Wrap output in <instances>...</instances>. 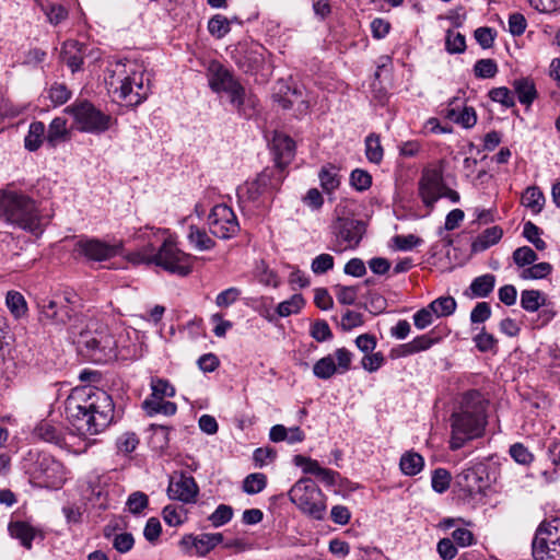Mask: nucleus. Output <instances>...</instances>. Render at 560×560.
<instances>
[{
  "label": "nucleus",
  "mask_w": 560,
  "mask_h": 560,
  "mask_svg": "<svg viewBox=\"0 0 560 560\" xmlns=\"http://www.w3.org/2000/svg\"><path fill=\"white\" fill-rule=\"evenodd\" d=\"M68 411L73 427L81 434H98L114 419L112 397L98 388L78 390L68 402Z\"/></svg>",
  "instance_id": "obj_1"
},
{
  "label": "nucleus",
  "mask_w": 560,
  "mask_h": 560,
  "mask_svg": "<svg viewBox=\"0 0 560 560\" xmlns=\"http://www.w3.org/2000/svg\"><path fill=\"white\" fill-rule=\"evenodd\" d=\"M257 277L259 281L266 285H271L277 288L279 285V279L277 273L269 269L268 266L261 261L259 265H257Z\"/></svg>",
  "instance_id": "obj_63"
},
{
  "label": "nucleus",
  "mask_w": 560,
  "mask_h": 560,
  "mask_svg": "<svg viewBox=\"0 0 560 560\" xmlns=\"http://www.w3.org/2000/svg\"><path fill=\"white\" fill-rule=\"evenodd\" d=\"M209 88L214 93L228 95L231 105L242 113L245 103L246 91L234 74L217 60H212L207 68Z\"/></svg>",
  "instance_id": "obj_7"
},
{
  "label": "nucleus",
  "mask_w": 560,
  "mask_h": 560,
  "mask_svg": "<svg viewBox=\"0 0 560 560\" xmlns=\"http://www.w3.org/2000/svg\"><path fill=\"white\" fill-rule=\"evenodd\" d=\"M489 97L493 102L500 103L506 108H511L515 105V100L512 92L505 86L494 88L490 90Z\"/></svg>",
  "instance_id": "obj_56"
},
{
  "label": "nucleus",
  "mask_w": 560,
  "mask_h": 560,
  "mask_svg": "<svg viewBox=\"0 0 560 560\" xmlns=\"http://www.w3.org/2000/svg\"><path fill=\"white\" fill-rule=\"evenodd\" d=\"M487 400L478 390H470L463 396L458 410L451 417L450 447L453 451L483 434L487 425Z\"/></svg>",
  "instance_id": "obj_3"
},
{
  "label": "nucleus",
  "mask_w": 560,
  "mask_h": 560,
  "mask_svg": "<svg viewBox=\"0 0 560 560\" xmlns=\"http://www.w3.org/2000/svg\"><path fill=\"white\" fill-rule=\"evenodd\" d=\"M48 97L55 106H60L70 100L71 91L65 83L55 82L48 90Z\"/></svg>",
  "instance_id": "obj_48"
},
{
  "label": "nucleus",
  "mask_w": 560,
  "mask_h": 560,
  "mask_svg": "<svg viewBox=\"0 0 560 560\" xmlns=\"http://www.w3.org/2000/svg\"><path fill=\"white\" fill-rule=\"evenodd\" d=\"M432 488L438 493L445 492L451 483V474L444 468H438L432 474Z\"/></svg>",
  "instance_id": "obj_57"
},
{
  "label": "nucleus",
  "mask_w": 560,
  "mask_h": 560,
  "mask_svg": "<svg viewBox=\"0 0 560 560\" xmlns=\"http://www.w3.org/2000/svg\"><path fill=\"white\" fill-rule=\"evenodd\" d=\"M443 183L441 174L435 170L423 172L419 182V195L423 203L432 208L443 195Z\"/></svg>",
  "instance_id": "obj_19"
},
{
  "label": "nucleus",
  "mask_w": 560,
  "mask_h": 560,
  "mask_svg": "<svg viewBox=\"0 0 560 560\" xmlns=\"http://www.w3.org/2000/svg\"><path fill=\"white\" fill-rule=\"evenodd\" d=\"M290 501L307 516L323 520L326 514V498L311 478L299 479L289 491Z\"/></svg>",
  "instance_id": "obj_8"
},
{
  "label": "nucleus",
  "mask_w": 560,
  "mask_h": 560,
  "mask_svg": "<svg viewBox=\"0 0 560 560\" xmlns=\"http://www.w3.org/2000/svg\"><path fill=\"white\" fill-rule=\"evenodd\" d=\"M187 238L189 244L199 252L210 250L215 246V242L208 235V233L196 225L189 226Z\"/></svg>",
  "instance_id": "obj_29"
},
{
  "label": "nucleus",
  "mask_w": 560,
  "mask_h": 560,
  "mask_svg": "<svg viewBox=\"0 0 560 560\" xmlns=\"http://www.w3.org/2000/svg\"><path fill=\"white\" fill-rule=\"evenodd\" d=\"M5 304L12 316L20 319L26 316L28 307L25 298L19 291H8L5 295Z\"/></svg>",
  "instance_id": "obj_33"
},
{
  "label": "nucleus",
  "mask_w": 560,
  "mask_h": 560,
  "mask_svg": "<svg viewBox=\"0 0 560 560\" xmlns=\"http://www.w3.org/2000/svg\"><path fill=\"white\" fill-rule=\"evenodd\" d=\"M208 225L212 235L222 240H229L240 231V223L234 211L223 203L212 208L208 215Z\"/></svg>",
  "instance_id": "obj_12"
},
{
  "label": "nucleus",
  "mask_w": 560,
  "mask_h": 560,
  "mask_svg": "<svg viewBox=\"0 0 560 560\" xmlns=\"http://www.w3.org/2000/svg\"><path fill=\"white\" fill-rule=\"evenodd\" d=\"M168 236V230L166 229H156L154 226L145 225L143 228L136 229L131 237L135 241L147 242L149 244H153V240H162Z\"/></svg>",
  "instance_id": "obj_37"
},
{
  "label": "nucleus",
  "mask_w": 560,
  "mask_h": 560,
  "mask_svg": "<svg viewBox=\"0 0 560 560\" xmlns=\"http://www.w3.org/2000/svg\"><path fill=\"white\" fill-rule=\"evenodd\" d=\"M511 457L521 465H529L534 460V455L522 443H515L510 447Z\"/></svg>",
  "instance_id": "obj_59"
},
{
  "label": "nucleus",
  "mask_w": 560,
  "mask_h": 560,
  "mask_svg": "<svg viewBox=\"0 0 560 560\" xmlns=\"http://www.w3.org/2000/svg\"><path fill=\"white\" fill-rule=\"evenodd\" d=\"M423 466V457L416 452H406L400 457L399 467L406 476H416L422 470Z\"/></svg>",
  "instance_id": "obj_32"
},
{
  "label": "nucleus",
  "mask_w": 560,
  "mask_h": 560,
  "mask_svg": "<svg viewBox=\"0 0 560 560\" xmlns=\"http://www.w3.org/2000/svg\"><path fill=\"white\" fill-rule=\"evenodd\" d=\"M192 540V546L196 549V553L200 557H205L212 549H214L223 540V535L220 533L214 534H201L196 537H188Z\"/></svg>",
  "instance_id": "obj_25"
},
{
  "label": "nucleus",
  "mask_w": 560,
  "mask_h": 560,
  "mask_svg": "<svg viewBox=\"0 0 560 560\" xmlns=\"http://www.w3.org/2000/svg\"><path fill=\"white\" fill-rule=\"evenodd\" d=\"M74 119L75 127L81 132L100 135L112 126L114 119L88 101H77L63 110Z\"/></svg>",
  "instance_id": "obj_9"
},
{
  "label": "nucleus",
  "mask_w": 560,
  "mask_h": 560,
  "mask_svg": "<svg viewBox=\"0 0 560 560\" xmlns=\"http://www.w3.org/2000/svg\"><path fill=\"white\" fill-rule=\"evenodd\" d=\"M552 271V266L549 262L534 264L528 268L523 269L521 278L524 280L544 279Z\"/></svg>",
  "instance_id": "obj_47"
},
{
  "label": "nucleus",
  "mask_w": 560,
  "mask_h": 560,
  "mask_svg": "<svg viewBox=\"0 0 560 560\" xmlns=\"http://www.w3.org/2000/svg\"><path fill=\"white\" fill-rule=\"evenodd\" d=\"M280 185V177L275 178L273 171H262L255 180L247 185V195L252 201L261 197H270L272 190Z\"/></svg>",
  "instance_id": "obj_20"
},
{
  "label": "nucleus",
  "mask_w": 560,
  "mask_h": 560,
  "mask_svg": "<svg viewBox=\"0 0 560 560\" xmlns=\"http://www.w3.org/2000/svg\"><path fill=\"white\" fill-rule=\"evenodd\" d=\"M495 277L491 273L479 276L472 280L469 290L475 298H487L494 289Z\"/></svg>",
  "instance_id": "obj_35"
},
{
  "label": "nucleus",
  "mask_w": 560,
  "mask_h": 560,
  "mask_svg": "<svg viewBox=\"0 0 560 560\" xmlns=\"http://www.w3.org/2000/svg\"><path fill=\"white\" fill-rule=\"evenodd\" d=\"M352 353L346 348H338L313 365V373L319 380H329L335 374H343L351 369Z\"/></svg>",
  "instance_id": "obj_13"
},
{
  "label": "nucleus",
  "mask_w": 560,
  "mask_h": 560,
  "mask_svg": "<svg viewBox=\"0 0 560 560\" xmlns=\"http://www.w3.org/2000/svg\"><path fill=\"white\" fill-rule=\"evenodd\" d=\"M22 468L31 480L45 488H59L66 481V468L50 454L31 450L22 460Z\"/></svg>",
  "instance_id": "obj_6"
},
{
  "label": "nucleus",
  "mask_w": 560,
  "mask_h": 560,
  "mask_svg": "<svg viewBox=\"0 0 560 560\" xmlns=\"http://www.w3.org/2000/svg\"><path fill=\"white\" fill-rule=\"evenodd\" d=\"M108 91L126 105L137 106L150 94L149 79L143 67L133 61H117L108 69Z\"/></svg>",
  "instance_id": "obj_4"
},
{
  "label": "nucleus",
  "mask_w": 560,
  "mask_h": 560,
  "mask_svg": "<svg viewBox=\"0 0 560 560\" xmlns=\"http://www.w3.org/2000/svg\"><path fill=\"white\" fill-rule=\"evenodd\" d=\"M122 244H108L97 238L80 240L75 244V252L88 260L104 261L120 254Z\"/></svg>",
  "instance_id": "obj_14"
},
{
  "label": "nucleus",
  "mask_w": 560,
  "mask_h": 560,
  "mask_svg": "<svg viewBox=\"0 0 560 560\" xmlns=\"http://www.w3.org/2000/svg\"><path fill=\"white\" fill-rule=\"evenodd\" d=\"M334 257L329 254H320L316 256L311 265V269L315 275L325 273L334 268Z\"/></svg>",
  "instance_id": "obj_61"
},
{
  "label": "nucleus",
  "mask_w": 560,
  "mask_h": 560,
  "mask_svg": "<svg viewBox=\"0 0 560 560\" xmlns=\"http://www.w3.org/2000/svg\"><path fill=\"white\" fill-rule=\"evenodd\" d=\"M39 320L44 324L63 326L73 317V310L56 299H44L38 303Z\"/></svg>",
  "instance_id": "obj_15"
},
{
  "label": "nucleus",
  "mask_w": 560,
  "mask_h": 560,
  "mask_svg": "<svg viewBox=\"0 0 560 560\" xmlns=\"http://www.w3.org/2000/svg\"><path fill=\"white\" fill-rule=\"evenodd\" d=\"M474 72L477 78H493L498 72L497 62L493 59H479L474 66Z\"/></svg>",
  "instance_id": "obj_52"
},
{
  "label": "nucleus",
  "mask_w": 560,
  "mask_h": 560,
  "mask_svg": "<svg viewBox=\"0 0 560 560\" xmlns=\"http://www.w3.org/2000/svg\"><path fill=\"white\" fill-rule=\"evenodd\" d=\"M534 560H560V518L541 523L532 544Z\"/></svg>",
  "instance_id": "obj_10"
},
{
  "label": "nucleus",
  "mask_w": 560,
  "mask_h": 560,
  "mask_svg": "<svg viewBox=\"0 0 560 560\" xmlns=\"http://www.w3.org/2000/svg\"><path fill=\"white\" fill-rule=\"evenodd\" d=\"M544 302L545 298L538 290H524L521 294V305L527 312H536Z\"/></svg>",
  "instance_id": "obj_43"
},
{
  "label": "nucleus",
  "mask_w": 560,
  "mask_h": 560,
  "mask_svg": "<svg viewBox=\"0 0 560 560\" xmlns=\"http://www.w3.org/2000/svg\"><path fill=\"white\" fill-rule=\"evenodd\" d=\"M233 516V510L231 506L220 504L215 511L209 516V521L212 526L220 527L231 521Z\"/></svg>",
  "instance_id": "obj_60"
},
{
  "label": "nucleus",
  "mask_w": 560,
  "mask_h": 560,
  "mask_svg": "<svg viewBox=\"0 0 560 560\" xmlns=\"http://www.w3.org/2000/svg\"><path fill=\"white\" fill-rule=\"evenodd\" d=\"M46 127L42 121H34L30 125L28 132L24 139L25 148L28 151H36L46 141Z\"/></svg>",
  "instance_id": "obj_34"
},
{
  "label": "nucleus",
  "mask_w": 560,
  "mask_h": 560,
  "mask_svg": "<svg viewBox=\"0 0 560 560\" xmlns=\"http://www.w3.org/2000/svg\"><path fill=\"white\" fill-rule=\"evenodd\" d=\"M350 183L358 191H364L371 187L372 177L366 171L355 168L350 174Z\"/></svg>",
  "instance_id": "obj_55"
},
{
  "label": "nucleus",
  "mask_w": 560,
  "mask_h": 560,
  "mask_svg": "<svg viewBox=\"0 0 560 560\" xmlns=\"http://www.w3.org/2000/svg\"><path fill=\"white\" fill-rule=\"evenodd\" d=\"M540 233L541 230L533 222L528 221L524 224L523 236L530 242L536 249L544 250L547 247V244L542 238H540Z\"/></svg>",
  "instance_id": "obj_50"
},
{
  "label": "nucleus",
  "mask_w": 560,
  "mask_h": 560,
  "mask_svg": "<svg viewBox=\"0 0 560 560\" xmlns=\"http://www.w3.org/2000/svg\"><path fill=\"white\" fill-rule=\"evenodd\" d=\"M267 486V477L261 472L249 474L243 481V490L247 494L261 492Z\"/></svg>",
  "instance_id": "obj_44"
},
{
  "label": "nucleus",
  "mask_w": 560,
  "mask_h": 560,
  "mask_svg": "<svg viewBox=\"0 0 560 560\" xmlns=\"http://www.w3.org/2000/svg\"><path fill=\"white\" fill-rule=\"evenodd\" d=\"M0 219L35 235L42 234L44 230L43 218L35 200L20 191H0Z\"/></svg>",
  "instance_id": "obj_5"
},
{
  "label": "nucleus",
  "mask_w": 560,
  "mask_h": 560,
  "mask_svg": "<svg viewBox=\"0 0 560 560\" xmlns=\"http://www.w3.org/2000/svg\"><path fill=\"white\" fill-rule=\"evenodd\" d=\"M320 186L327 192L330 194L338 188L340 179L337 171L332 165L323 166L318 174Z\"/></svg>",
  "instance_id": "obj_40"
},
{
  "label": "nucleus",
  "mask_w": 560,
  "mask_h": 560,
  "mask_svg": "<svg viewBox=\"0 0 560 560\" xmlns=\"http://www.w3.org/2000/svg\"><path fill=\"white\" fill-rule=\"evenodd\" d=\"M445 49L450 54H462L466 49V39L457 31L448 30L445 36Z\"/></svg>",
  "instance_id": "obj_46"
},
{
  "label": "nucleus",
  "mask_w": 560,
  "mask_h": 560,
  "mask_svg": "<svg viewBox=\"0 0 560 560\" xmlns=\"http://www.w3.org/2000/svg\"><path fill=\"white\" fill-rule=\"evenodd\" d=\"M311 336L318 342H324L332 338L331 329L324 319H317L312 324Z\"/></svg>",
  "instance_id": "obj_58"
},
{
  "label": "nucleus",
  "mask_w": 560,
  "mask_h": 560,
  "mask_svg": "<svg viewBox=\"0 0 560 560\" xmlns=\"http://www.w3.org/2000/svg\"><path fill=\"white\" fill-rule=\"evenodd\" d=\"M143 409L149 416L164 415L173 416L176 413L177 406L172 401L164 400V398L148 397L142 402Z\"/></svg>",
  "instance_id": "obj_27"
},
{
  "label": "nucleus",
  "mask_w": 560,
  "mask_h": 560,
  "mask_svg": "<svg viewBox=\"0 0 560 560\" xmlns=\"http://www.w3.org/2000/svg\"><path fill=\"white\" fill-rule=\"evenodd\" d=\"M365 155L371 163L380 164L382 162L384 150L378 135L371 133L365 138Z\"/></svg>",
  "instance_id": "obj_38"
},
{
  "label": "nucleus",
  "mask_w": 560,
  "mask_h": 560,
  "mask_svg": "<svg viewBox=\"0 0 560 560\" xmlns=\"http://www.w3.org/2000/svg\"><path fill=\"white\" fill-rule=\"evenodd\" d=\"M83 49L84 46L75 39L66 40L62 45L61 59L72 72L81 69L84 56Z\"/></svg>",
  "instance_id": "obj_21"
},
{
  "label": "nucleus",
  "mask_w": 560,
  "mask_h": 560,
  "mask_svg": "<svg viewBox=\"0 0 560 560\" xmlns=\"http://www.w3.org/2000/svg\"><path fill=\"white\" fill-rule=\"evenodd\" d=\"M385 362V358L382 352H373V353H366L362 360L361 365L362 368L372 373L376 372Z\"/></svg>",
  "instance_id": "obj_62"
},
{
  "label": "nucleus",
  "mask_w": 560,
  "mask_h": 560,
  "mask_svg": "<svg viewBox=\"0 0 560 560\" xmlns=\"http://www.w3.org/2000/svg\"><path fill=\"white\" fill-rule=\"evenodd\" d=\"M394 245L399 250H410L422 243V240L413 234L396 235L393 237Z\"/></svg>",
  "instance_id": "obj_64"
},
{
  "label": "nucleus",
  "mask_w": 560,
  "mask_h": 560,
  "mask_svg": "<svg viewBox=\"0 0 560 560\" xmlns=\"http://www.w3.org/2000/svg\"><path fill=\"white\" fill-rule=\"evenodd\" d=\"M521 203L529 209L533 214H538L545 206V196L539 187L529 186L522 194Z\"/></svg>",
  "instance_id": "obj_26"
},
{
  "label": "nucleus",
  "mask_w": 560,
  "mask_h": 560,
  "mask_svg": "<svg viewBox=\"0 0 560 560\" xmlns=\"http://www.w3.org/2000/svg\"><path fill=\"white\" fill-rule=\"evenodd\" d=\"M10 535L19 539L25 548L30 549L32 547V541L35 537L34 528L25 522H11L9 524Z\"/></svg>",
  "instance_id": "obj_31"
},
{
  "label": "nucleus",
  "mask_w": 560,
  "mask_h": 560,
  "mask_svg": "<svg viewBox=\"0 0 560 560\" xmlns=\"http://www.w3.org/2000/svg\"><path fill=\"white\" fill-rule=\"evenodd\" d=\"M232 21L228 18L215 14L208 22V31L215 38H223L231 31Z\"/></svg>",
  "instance_id": "obj_42"
},
{
  "label": "nucleus",
  "mask_w": 560,
  "mask_h": 560,
  "mask_svg": "<svg viewBox=\"0 0 560 560\" xmlns=\"http://www.w3.org/2000/svg\"><path fill=\"white\" fill-rule=\"evenodd\" d=\"M272 147L278 166L283 167L293 159L295 143L289 136L277 133L273 137Z\"/></svg>",
  "instance_id": "obj_22"
},
{
  "label": "nucleus",
  "mask_w": 560,
  "mask_h": 560,
  "mask_svg": "<svg viewBox=\"0 0 560 560\" xmlns=\"http://www.w3.org/2000/svg\"><path fill=\"white\" fill-rule=\"evenodd\" d=\"M33 435L60 448L71 450L70 444L67 442V430L61 423L43 420L34 428Z\"/></svg>",
  "instance_id": "obj_17"
},
{
  "label": "nucleus",
  "mask_w": 560,
  "mask_h": 560,
  "mask_svg": "<svg viewBox=\"0 0 560 560\" xmlns=\"http://www.w3.org/2000/svg\"><path fill=\"white\" fill-rule=\"evenodd\" d=\"M537 259V254L529 246H522L513 252V260L518 267L532 265Z\"/></svg>",
  "instance_id": "obj_54"
},
{
  "label": "nucleus",
  "mask_w": 560,
  "mask_h": 560,
  "mask_svg": "<svg viewBox=\"0 0 560 560\" xmlns=\"http://www.w3.org/2000/svg\"><path fill=\"white\" fill-rule=\"evenodd\" d=\"M429 306L436 317L450 316L456 310V301L452 296H441L432 301Z\"/></svg>",
  "instance_id": "obj_41"
},
{
  "label": "nucleus",
  "mask_w": 560,
  "mask_h": 560,
  "mask_svg": "<svg viewBox=\"0 0 560 560\" xmlns=\"http://www.w3.org/2000/svg\"><path fill=\"white\" fill-rule=\"evenodd\" d=\"M513 88L520 103L523 105L529 106L537 96L534 82L527 78L514 80Z\"/></svg>",
  "instance_id": "obj_30"
},
{
  "label": "nucleus",
  "mask_w": 560,
  "mask_h": 560,
  "mask_svg": "<svg viewBox=\"0 0 560 560\" xmlns=\"http://www.w3.org/2000/svg\"><path fill=\"white\" fill-rule=\"evenodd\" d=\"M70 335L80 353L95 363H106L117 357V342L108 327L94 318H75Z\"/></svg>",
  "instance_id": "obj_2"
},
{
  "label": "nucleus",
  "mask_w": 560,
  "mask_h": 560,
  "mask_svg": "<svg viewBox=\"0 0 560 560\" xmlns=\"http://www.w3.org/2000/svg\"><path fill=\"white\" fill-rule=\"evenodd\" d=\"M503 236V230L500 226H491L486 229L474 242V250H485L497 244Z\"/></svg>",
  "instance_id": "obj_36"
},
{
  "label": "nucleus",
  "mask_w": 560,
  "mask_h": 560,
  "mask_svg": "<svg viewBox=\"0 0 560 560\" xmlns=\"http://www.w3.org/2000/svg\"><path fill=\"white\" fill-rule=\"evenodd\" d=\"M482 474L483 468L481 466L464 469L457 476V483L469 493L479 492L485 487Z\"/></svg>",
  "instance_id": "obj_23"
},
{
  "label": "nucleus",
  "mask_w": 560,
  "mask_h": 560,
  "mask_svg": "<svg viewBox=\"0 0 560 560\" xmlns=\"http://www.w3.org/2000/svg\"><path fill=\"white\" fill-rule=\"evenodd\" d=\"M435 342L436 339H433L429 335H421L416 337L410 342L400 345L397 349V354L399 357H408L421 351H425L430 349Z\"/></svg>",
  "instance_id": "obj_28"
},
{
  "label": "nucleus",
  "mask_w": 560,
  "mask_h": 560,
  "mask_svg": "<svg viewBox=\"0 0 560 560\" xmlns=\"http://www.w3.org/2000/svg\"><path fill=\"white\" fill-rule=\"evenodd\" d=\"M199 488L194 477L183 472L174 474L170 478L167 495L171 500H177L183 503H192L196 501Z\"/></svg>",
  "instance_id": "obj_16"
},
{
  "label": "nucleus",
  "mask_w": 560,
  "mask_h": 560,
  "mask_svg": "<svg viewBox=\"0 0 560 560\" xmlns=\"http://www.w3.org/2000/svg\"><path fill=\"white\" fill-rule=\"evenodd\" d=\"M42 11L50 24L57 25L68 16V11L61 4H40Z\"/></svg>",
  "instance_id": "obj_51"
},
{
  "label": "nucleus",
  "mask_w": 560,
  "mask_h": 560,
  "mask_svg": "<svg viewBox=\"0 0 560 560\" xmlns=\"http://www.w3.org/2000/svg\"><path fill=\"white\" fill-rule=\"evenodd\" d=\"M476 348L481 352L492 351L497 348V339L492 334L485 330V327L472 338Z\"/></svg>",
  "instance_id": "obj_53"
},
{
  "label": "nucleus",
  "mask_w": 560,
  "mask_h": 560,
  "mask_svg": "<svg viewBox=\"0 0 560 560\" xmlns=\"http://www.w3.org/2000/svg\"><path fill=\"white\" fill-rule=\"evenodd\" d=\"M305 305V300L302 294H293L290 299L281 302L277 306V314L280 317H288L292 314L299 313Z\"/></svg>",
  "instance_id": "obj_39"
},
{
  "label": "nucleus",
  "mask_w": 560,
  "mask_h": 560,
  "mask_svg": "<svg viewBox=\"0 0 560 560\" xmlns=\"http://www.w3.org/2000/svg\"><path fill=\"white\" fill-rule=\"evenodd\" d=\"M150 386L152 389L150 397L165 398L173 397L175 395V388L167 380L153 377Z\"/></svg>",
  "instance_id": "obj_49"
},
{
  "label": "nucleus",
  "mask_w": 560,
  "mask_h": 560,
  "mask_svg": "<svg viewBox=\"0 0 560 560\" xmlns=\"http://www.w3.org/2000/svg\"><path fill=\"white\" fill-rule=\"evenodd\" d=\"M335 233L346 243L345 248H355L365 233V225L360 220L338 218L335 223Z\"/></svg>",
  "instance_id": "obj_18"
},
{
  "label": "nucleus",
  "mask_w": 560,
  "mask_h": 560,
  "mask_svg": "<svg viewBox=\"0 0 560 560\" xmlns=\"http://www.w3.org/2000/svg\"><path fill=\"white\" fill-rule=\"evenodd\" d=\"M154 255H155V246L154 244H149L143 246L142 248L135 250L132 253H129L127 255L128 261L139 265V264H145V265H154Z\"/></svg>",
  "instance_id": "obj_45"
},
{
  "label": "nucleus",
  "mask_w": 560,
  "mask_h": 560,
  "mask_svg": "<svg viewBox=\"0 0 560 560\" xmlns=\"http://www.w3.org/2000/svg\"><path fill=\"white\" fill-rule=\"evenodd\" d=\"M194 257L177 247L176 242L168 235L155 250L154 265L164 270L185 277L191 272Z\"/></svg>",
  "instance_id": "obj_11"
},
{
  "label": "nucleus",
  "mask_w": 560,
  "mask_h": 560,
  "mask_svg": "<svg viewBox=\"0 0 560 560\" xmlns=\"http://www.w3.org/2000/svg\"><path fill=\"white\" fill-rule=\"evenodd\" d=\"M46 133V142L50 148H56L61 142L69 140V131L67 129V120L63 117H56L48 126Z\"/></svg>",
  "instance_id": "obj_24"
}]
</instances>
